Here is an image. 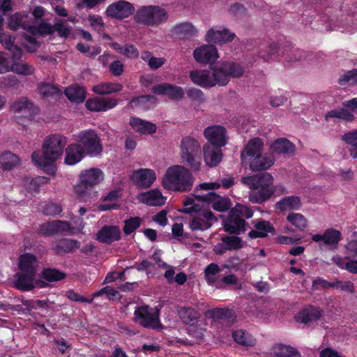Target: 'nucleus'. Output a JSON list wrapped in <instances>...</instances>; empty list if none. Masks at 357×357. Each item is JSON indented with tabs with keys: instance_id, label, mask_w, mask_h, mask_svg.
<instances>
[{
	"instance_id": "6ab92c4d",
	"label": "nucleus",
	"mask_w": 357,
	"mask_h": 357,
	"mask_svg": "<svg viewBox=\"0 0 357 357\" xmlns=\"http://www.w3.org/2000/svg\"><path fill=\"white\" fill-rule=\"evenodd\" d=\"M130 179L137 186L147 188L156 180V174L151 169H139L132 172Z\"/></svg>"
},
{
	"instance_id": "9b49d317",
	"label": "nucleus",
	"mask_w": 357,
	"mask_h": 357,
	"mask_svg": "<svg viewBox=\"0 0 357 357\" xmlns=\"http://www.w3.org/2000/svg\"><path fill=\"white\" fill-rule=\"evenodd\" d=\"M77 141L82 145L84 152L91 156H96L102 151L100 139L94 130L81 131L77 135Z\"/></svg>"
},
{
	"instance_id": "13d9d810",
	"label": "nucleus",
	"mask_w": 357,
	"mask_h": 357,
	"mask_svg": "<svg viewBox=\"0 0 357 357\" xmlns=\"http://www.w3.org/2000/svg\"><path fill=\"white\" fill-rule=\"evenodd\" d=\"M141 58L145 62H146L153 70L158 69L162 66L165 62V59L163 57H155L152 53L149 52H143L141 55Z\"/></svg>"
},
{
	"instance_id": "4d7b16f0",
	"label": "nucleus",
	"mask_w": 357,
	"mask_h": 357,
	"mask_svg": "<svg viewBox=\"0 0 357 357\" xmlns=\"http://www.w3.org/2000/svg\"><path fill=\"white\" fill-rule=\"evenodd\" d=\"M1 26L2 25L0 26V29ZM0 42L6 49L12 52L14 57L17 56V54L19 56L22 54L21 49L13 44V38L8 33H0Z\"/></svg>"
},
{
	"instance_id": "ddd939ff",
	"label": "nucleus",
	"mask_w": 357,
	"mask_h": 357,
	"mask_svg": "<svg viewBox=\"0 0 357 357\" xmlns=\"http://www.w3.org/2000/svg\"><path fill=\"white\" fill-rule=\"evenodd\" d=\"M135 13L134 5L127 1L121 0L109 4L105 10L107 17L112 19L123 20Z\"/></svg>"
},
{
	"instance_id": "f257e3e1",
	"label": "nucleus",
	"mask_w": 357,
	"mask_h": 357,
	"mask_svg": "<svg viewBox=\"0 0 357 357\" xmlns=\"http://www.w3.org/2000/svg\"><path fill=\"white\" fill-rule=\"evenodd\" d=\"M66 143V137L63 135L54 134L47 137L43 144V150L33 153L32 161L45 172L54 174L56 171L54 162L62 155Z\"/></svg>"
},
{
	"instance_id": "423d86ee",
	"label": "nucleus",
	"mask_w": 357,
	"mask_h": 357,
	"mask_svg": "<svg viewBox=\"0 0 357 357\" xmlns=\"http://www.w3.org/2000/svg\"><path fill=\"white\" fill-rule=\"evenodd\" d=\"M169 17L168 10L162 6L155 4L139 6L133 16L137 24L152 28H157L165 24Z\"/></svg>"
},
{
	"instance_id": "4468645a",
	"label": "nucleus",
	"mask_w": 357,
	"mask_h": 357,
	"mask_svg": "<svg viewBox=\"0 0 357 357\" xmlns=\"http://www.w3.org/2000/svg\"><path fill=\"white\" fill-rule=\"evenodd\" d=\"M37 273H17L15 275L14 284L22 291H29L33 288H43L46 282L36 278Z\"/></svg>"
},
{
	"instance_id": "e2e57ef3",
	"label": "nucleus",
	"mask_w": 357,
	"mask_h": 357,
	"mask_svg": "<svg viewBox=\"0 0 357 357\" xmlns=\"http://www.w3.org/2000/svg\"><path fill=\"white\" fill-rule=\"evenodd\" d=\"M232 215H236L241 218H250L253 215V212L250 208L242 204H236L231 211Z\"/></svg>"
},
{
	"instance_id": "09e8293b",
	"label": "nucleus",
	"mask_w": 357,
	"mask_h": 357,
	"mask_svg": "<svg viewBox=\"0 0 357 357\" xmlns=\"http://www.w3.org/2000/svg\"><path fill=\"white\" fill-rule=\"evenodd\" d=\"M65 94L70 102L75 103L82 102L86 98L85 89L77 84L67 88L65 90Z\"/></svg>"
},
{
	"instance_id": "6e6552de",
	"label": "nucleus",
	"mask_w": 357,
	"mask_h": 357,
	"mask_svg": "<svg viewBox=\"0 0 357 357\" xmlns=\"http://www.w3.org/2000/svg\"><path fill=\"white\" fill-rule=\"evenodd\" d=\"M180 149L182 162L187 164L192 170L199 171L202 166L199 142L195 138L185 137L181 142Z\"/></svg>"
},
{
	"instance_id": "864d4df0",
	"label": "nucleus",
	"mask_w": 357,
	"mask_h": 357,
	"mask_svg": "<svg viewBox=\"0 0 357 357\" xmlns=\"http://www.w3.org/2000/svg\"><path fill=\"white\" fill-rule=\"evenodd\" d=\"M118 53L126 56L128 58L135 59L139 56V52L132 45H121L120 44L112 43L109 44Z\"/></svg>"
},
{
	"instance_id": "4be33fe9",
	"label": "nucleus",
	"mask_w": 357,
	"mask_h": 357,
	"mask_svg": "<svg viewBox=\"0 0 357 357\" xmlns=\"http://www.w3.org/2000/svg\"><path fill=\"white\" fill-rule=\"evenodd\" d=\"M245 246V243L238 236H227L221 238L220 242L217 243L213 251L218 255H222L227 250H238Z\"/></svg>"
},
{
	"instance_id": "5701e85b",
	"label": "nucleus",
	"mask_w": 357,
	"mask_h": 357,
	"mask_svg": "<svg viewBox=\"0 0 357 357\" xmlns=\"http://www.w3.org/2000/svg\"><path fill=\"white\" fill-rule=\"evenodd\" d=\"M264 142L258 138H253L248 142L244 150L241 152V160L243 164H246L252 158L263 153Z\"/></svg>"
},
{
	"instance_id": "72a5a7b5",
	"label": "nucleus",
	"mask_w": 357,
	"mask_h": 357,
	"mask_svg": "<svg viewBox=\"0 0 357 357\" xmlns=\"http://www.w3.org/2000/svg\"><path fill=\"white\" fill-rule=\"evenodd\" d=\"M171 32L172 35L178 38L192 37L197 34L198 29L191 22H185L174 26Z\"/></svg>"
},
{
	"instance_id": "c85d7f7f",
	"label": "nucleus",
	"mask_w": 357,
	"mask_h": 357,
	"mask_svg": "<svg viewBox=\"0 0 357 357\" xmlns=\"http://www.w3.org/2000/svg\"><path fill=\"white\" fill-rule=\"evenodd\" d=\"M137 199L139 202L149 206H162L165 204L167 199L161 191L158 189L140 193L138 195Z\"/></svg>"
},
{
	"instance_id": "412c9836",
	"label": "nucleus",
	"mask_w": 357,
	"mask_h": 357,
	"mask_svg": "<svg viewBox=\"0 0 357 357\" xmlns=\"http://www.w3.org/2000/svg\"><path fill=\"white\" fill-rule=\"evenodd\" d=\"M118 104V100L114 98L94 97L85 102L86 107L92 112H106L113 109Z\"/></svg>"
},
{
	"instance_id": "ea45409f",
	"label": "nucleus",
	"mask_w": 357,
	"mask_h": 357,
	"mask_svg": "<svg viewBox=\"0 0 357 357\" xmlns=\"http://www.w3.org/2000/svg\"><path fill=\"white\" fill-rule=\"evenodd\" d=\"M49 179L46 177H36L35 178H32L30 177H24L21 180V185L24 188V189L29 192H38L40 187L42 185H44L48 183Z\"/></svg>"
},
{
	"instance_id": "bf43d9fd",
	"label": "nucleus",
	"mask_w": 357,
	"mask_h": 357,
	"mask_svg": "<svg viewBox=\"0 0 357 357\" xmlns=\"http://www.w3.org/2000/svg\"><path fill=\"white\" fill-rule=\"evenodd\" d=\"M155 98L152 96H142L133 99L131 101V106L132 107H142L146 109L155 104Z\"/></svg>"
},
{
	"instance_id": "20e7f679",
	"label": "nucleus",
	"mask_w": 357,
	"mask_h": 357,
	"mask_svg": "<svg viewBox=\"0 0 357 357\" xmlns=\"http://www.w3.org/2000/svg\"><path fill=\"white\" fill-rule=\"evenodd\" d=\"M241 181L252 190L249 195V200L254 204L264 202L274 195L278 188L273 185L274 178L268 172L243 177Z\"/></svg>"
},
{
	"instance_id": "c03bdc74",
	"label": "nucleus",
	"mask_w": 357,
	"mask_h": 357,
	"mask_svg": "<svg viewBox=\"0 0 357 357\" xmlns=\"http://www.w3.org/2000/svg\"><path fill=\"white\" fill-rule=\"evenodd\" d=\"M255 229L248 233V236L251 238H264L268 233L273 232L274 228L273 225L268 221L260 220L255 224Z\"/></svg>"
},
{
	"instance_id": "0eeeda50",
	"label": "nucleus",
	"mask_w": 357,
	"mask_h": 357,
	"mask_svg": "<svg viewBox=\"0 0 357 357\" xmlns=\"http://www.w3.org/2000/svg\"><path fill=\"white\" fill-rule=\"evenodd\" d=\"M46 13V10L40 6L33 8L31 11V16L15 13L9 17L8 26L12 30L22 29L33 36H40V33L32 31V27H38L41 24L47 23L41 20Z\"/></svg>"
},
{
	"instance_id": "79ce46f5",
	"label": "nucleus",
	"mask_w": 357,
	"mask_h": 357,
	"mask_svg": "<svg viewBox=\"0 0 357 357\" xmlns=\"http://www.w3.org/2000/svg\"><path fill=\"white\" fill-rule=\"evenodd\" d=\"M301 206V202L297 196H288L275 204V208L280 211L298 210Z\"/></svg>"
},
{
	"instance_id": "aec40b11",
	"label": "nucleus",
	"mask_w": 357,
	"mask_h": 357,
	"mask_svg": "<svg viewBox=\"0 0 357 357\" xmlns=\"http://www.w3.org/2000/svg\"><path fill=\"white\" fill-rule=\"evenodd\" d=\"M204 135L212 146L222 147L226 144V131L221 126H208L204 131Z\"/></svg>"
},
{
	"instance_id": "774afa93",
	"label": "nucleus",
	"mask_w": 357,
	"mask_h": 357,
	"mask_svg": "<svg viewBox=\"0 0 357 357\" xmlns=\"http://www.w3.org/2000/svg\"><path fill=\"white\" fill-rule=\"evenodd\" d=\"M279 45L276 43H273L267 46L264 51H261L260 56L266 60H269L279 54Z\"/></svg>"
},
{
	"instance_id": "5fc2aeb1",
	"label": "nucleus",
	"mask_w": 357,
	"mask_h": 357,
	"mask_svg": "<svg viewBox=\"0 0 357 357\" xmlns=\"http://www.w3.org/2000/svg\"><path fill=\"white\" fill-rule=\"evenodd\" d=\"M232 336L236 342L243 346L252 347L256 343V340L250 334L243 330L234 331Z\"/></svg>"
},
{
	"instance_id": "e433bc0d",
	"label": "nucleus",
	"mask_w": 357,
	"mask_h": 357,
	"mask_svg": "<svg viewBox=\"0 0 357 357\" xmlns=\"http://www.w3.org/2000/svg\"><path fill=\"white\" fill-rule=\"evenodd\" d=\"M11 110L14 112L23 113L26 116H31L38 112V108L26 98L15 102L11 106Z\"/></svg>"
},
{
	"instance_id": "052dcab7",
	"label": "nucleus",
	"mask_w": 357,
	"mask_h": 357,
	"mask_svg": "<svg viewBox=\"0 0 357 357\" xmlns=\"http://www.w3.org/2000/svg\"><path fill=\"white\" fill-rule=\"evenodd\" d=\"M40 94L45 98L58 97L61 95V90L49 83L42 84L39 87Z\"/></svg>"
},
{
	"instance_id": "a19ab883",
	"label": "nucleus",
	"mask_w": 357,
	"mask_h": 357,
	"mask_svg": "<svg viewBox=\"0 0 357 357\" xmlns=\"http://www.w3.org/2000/svg\"><path fill=\"white\" fill-rule=\"evenodd\" d=\"M20 163L19 157L10 151H3L0 154V169L11 170Z\"/></svg>"
},
{
	"instance_id": "58836bf2",
	"label": "nucleus",
	"mask_w": 357,
	"mask_h": 357,
	"mask_svg": "<svg viewBox=\"0 0 357 357\" xmlns=\"http://www.w3.org/2000/svg\"><path fill=\"white\" fill-rule=\"evenodd\" d=\"M245 221L236 215H232L230 211L229 218L224 221L225 230L229 233H236L244 231Z\"/></svg>"
},
{
	"instance_id": "603ef678",
	"label": "nucleus",
	"mask_w": 357,
	"mask_h": 357,
	"mask_svg": "<svg viewBox=\"0 0 357 357\" xmlns=\"http://www.w3.org/2000/svg\"><path fill=\"white\" fill-rule=\"evenodd\" d=\"M272 354L275 357H301L297 349L283 344L275 345L272 349Z\"/></svg>"
},
{
	"instance_id": "8fccbe9b",
	"label": "nucleus",
	"mask_w": 357,
	"mask_h": 357,
	"mask_svg": "<svg viewBox=\"0 0 357 357\" xmlns=\"http://www.w3.org/2000/svg\"><path fill=\"white\" fill-rule=\"evenodd\" d=\"M123 86L119 83L102 82L94 85L92 91L100 95L110 94L121 91Z\"/></svg>"
},
{
	"instance_id": "3c124183",
	"label": "nucleus",
	"mask_w": 357,
	"mask_h": 357,
	"mask_svg": "<svg viewBox=\"0 0 357 357\" xmlns=\"http://www.w3.org/2000/svg\"><path fill=\"white\" fill-rule=\"evenodd\" d=\"M331 118H337L347 122H352L355 120L354 114L349 109L342 106V108L335 109L328 112L326 116V120Z\"/></svg>"
},
{
	"instance_id": "9d476101",
	"label": "nucleus",
	"mask_w": 357,
	"mask_h": 357,
	"mask_svg": "<svg viewBox=\"0 0 357 357\" xmlns=\"http://www.w3.org/2000/svg\"><path fill=\"white\" fill-rule=\"evenodd\" d=\"M133 320L146 328H158L160 326L158 312L148 305L135 307Z\"/></svg>"
},
{
	"instance_id": "7c9ffc66",
	"label": "nucleus",
	"mask_w": 357,
	"mask_h": 357,
	"mask_svg": "<svg viewBox=\"0 0 357 357\" xmlns=\"http://www.w3.org/2000/svg\"><path fill=\"white\" fill-rule=\"evenodd\" d=\"M272 153L291 155L295 152V146L285 138L275 140L270 146Z\"/></svg>"
},
{
	"instance_id": "69168bd1",
	"label": "nucleus",
	"mask_w": 357,
	"mask_h": 357,
	"mask_svg": "<svg viewBox=\"0 0 357 357\" xmlns=\"http://www.w3.org/2000/svg\"><path fill=\"white\" fill-rule=\"evenodd\" d=\"M219 272L220 268L218 266L215 264H211L205 268V278L209 284L212 285L215 284L218 278L217 275Z\"/></svg>"
},
{
	"instance_id": "a18cd8bd",
	"label": "nucleus",
	"mask_w": 357,
	"mask_h": 357,
	"mask_svg": "<svg viewBox=\"0 0 357 357\" xmlns=\"http://www.w3.org/2000/svg\"><path fill=\"white\" fill-rule=\"evenodd\" d=\"M21 56L22 54L20 56L17 54V56L16 57H14L13 56V61L10 67V71L15 73L18 75H22L26 76L33 74L34 72V68L27 63L19 61L18 59H20Z\"/></svg>"
},
{
	"instance_id": "2f4dec72",
	"label": "nucleus",
	"mask_w": 357,
	"mask_h": 357,
	"mask_svg": "<svg viewBox=\"0 0 357 357\" xmlns=\"http://www.w3.org/2000/svg\"><path fill=\"white\" fill-rule=\"evenodd\" d=\"M323 315V312L315 307L310 306L301 310L295 316L296 321L307 324L317 320Z\"/></svg>"
},
{
	"instance_id": "338daca9",
	"label": "nucleus",
	"mask_w": 357,
	"mask_h": 357,
	"mask_svg": "<svg viewBox=\"0 0 357 357\" xmlns=\"http://www.w3.org/2000/svg\"><path fill=\"white\" fill-rule=\"evenodd\" d=\"M43 277L49 282H56L64 278L65 275L57 270L47 268L43 271Z\"/></svg>"
},
{
	"instance_id": "2eb2a0df",
	"label": "nucleus",
	"mask_w": 357,
	"mask_h": 357,
	"mask_svg": "<svg viewBox=\"0 0 357 357\" xmlns=\"http://www.w3.org/2000/svg\"><path fill=\"white\" fill-rule=\"evenodd\" d=\"M32 31L40 33V36H47L54 33L56 31L61 38H68L71 33V26L66 21H59L54 25L50 23H43L38 27H32Z\"/></svg>"
},
{
	"instance_id": "b1692460",
	"label": "nucleus",
	"mask_w": 357,
	"mask_h": 357,
	"mask_svg": "<svg viewBox=\"0 0 357 357\" xmlns=\"http://www.w3.org/2000/svg\"><path fill=\"white\" fill-rule=\"evenodd\" d=\"M341 238L340 231L335 229H328L322 234H317L312 236L313 241L321 243L320 245H324L330 248H335Z\"/></svg>"
},
{
	"instance_id": "f8f14e48",
	"label": "nucleus",
	"mask_w": 357,
	"mask_h": 357,
	"mask_svg": "<svg viewBox=\"0 0 357 357\" xmlns=\"http://www.w3.org/2000/svg\"><path fill=\"white\" fill-rule=\"evenodd\" d=\"M219 77L225 79V82L221 86L228 84L230 78H239L245 71V67L243 63L232 61H220L216 63Z\"/></svg>"
},
{
	"instance_id": "c756f323",
	"label": "nucleus",
	"mask_w": 357,
	"mask_h": 357,
	"mask_svg": "<svg viewBox=\"0 0 357 357\" xmlns=\"http://www.w3.org/2000/svg\"><path fill=\"white\" fill-rule=\"evenodd\" d=\"M84 155V150L80 145L70 144L66 149L64 163L67 165H75L82 160Z\"/></svg>"
},
{
	"instance_id": "f3484780",
	"label": "nucleus",
	"mask_w": 357,
	"mask_h": 357,
	"mask_svg": "<svg viewBox=\"0 0 357 357\" xmlns=\"http://www.w3.org/2000/svg\"><path fill=\"white\" fill-rule=\"evenodd\" d=\"M197 202L204 204L208 208L211 205L214 210L222 212L229 208L230 201L227 197H222L214 192H208L204 195L195 196Z\"/></svg>"
},
{
	"instance_id": "de8ad7c7",
	"label": "nucleus",
	"mask_w": 357,
	"mask_h": 357,
	"mask_svg": "<svg viewBox=\"0 0 357 357\" xmlns=\"http://www.w3.org/2000/svg\"><path fill=\"white\" fill-rule=\"evenodd\" d=\"M178 314L181 320L185 324L193 326L199 317V313L191 307H183L178 310Z\"/></svg>"
},
{
	"instance_id": "dca6fc26",
	"label": "nucleus",
	"mask_w": 357,
	"mask_h": 357,
	"mask_svg": "<svg viewBox=\"0 0 357 357\" xmlns=\"http://www.w3.org/2000/svg\"><path fill=\"white\" fill-rule=\"evenodd\" d=\"M195 60L203 64H212L219 58V54L213 45H202L193 51Z\"/></svg>"
},
{
	"instance_id": "0e129e2a",
	"label": "nucleus",
	"mask_w": 357,
	"mask_h": 357,
	"mask_svg": "<svg viewBox=\"0 0 357 357\" xmlns=\"http://www.w3.org/2000/svg\"><path fill=\"white\" fill-rule=\"evenodd\" d=\"M142 224V219L138 217L130 218L124 221L123 231L126 235H129L137 229H138Z\"/></svg>"
},
{
	"instance_id": "bb28decb",
	"label": "nucleus",
	"mask_w": 357,
	"mask_h": 357,
	"mask_svg": "<svg viewBox=\"0 0 357 357\" xmlns=\"http://www.w3.org/2000/svg\"><path fill=\"white\" fill-rule=\"evenodd\" d=\"M274 157L268 153H261L256 158H252L245 165H248L252 171L266 170L274 164Z\"/></svg>"
},
{
	"instance_id": "39448f33",
	"label": "nucleus",
	"mask_w": 357,
	"mask_h": 357,
	"mask_svg": "<svg viewBox=\"0 0 357 357\" xmlns=\"http://www.w3.org/2000/svg\"><path fill=\"white\" fill-rule=\"evenodd\" d=\"M79 184L74 187L75 194L82 202H91L90 196L92 195L94 197L98 196L97 191H91L89 188L98 185L105 179L103 171L98 167H91L83 169L78 176Z\"/></svg>"
},
{
	"instance_id": "cd10ccee",
	"label": "nucleus",
	"mask_w": 357,
	"mask_h": 357,
	"mask_svg": "<svg viewBox=\"0 0 357 357\" xmlns=\"http://www.w3.org/2000/svg\"><path fill=\"white\" fill-rule=\"evenodd\" d=\"M203 154L205 164L208 167H215L222 160V155L218 146L206 144L203 147Z\"/></svg>"
},
{
	"instance_id": "a878e982",
	"label": "nucleus",
	"mask_w": 357,
	"mask_h": 357,
	"mask_svg": "<svg viewBox=\"0 0 357 357\" xmlns=\"http://www.w3.org/2000/svg\"><path fill=\"white\" fill-rule=\"evenodd\" d=\"M121 231L118 226L105 225L96 234V239L105 243H112L121 238Z\"/></svg>"
},
{
	"instance_id": "680f3d73",
	"label": "nucleus",
	"mask_w": 357,
	"mask_h": 357,
	"mask_svg": "<svg viewBox=\"0 0 357 357\" xmlns=\"http://www.w3.org/2000/svg\"><path fill=\"white\" fill-rule=\"evenodd\" d=\"M338 82L341 85L348 84L357 86V68L344 72L340 76Z\"/></svg>"
},
{
	"instance_id": "f704fd0d",
	"label": "nucleus",
	"mask_w": 357,
	"mask_h": 357,
	"mask_svg": "<svg viewBox=\"0 0 357 357\" xmlns=\"http://www.w3.org/2000/svg\"><path fill=\"white\" fill-rule=\"evenodd\" d=\"M56 222V234L58 233H64L66 234H76L82 231L84 224L82 220H74L73 222L75 224H77V227L71 226L68 222L61 221V220H55Z\"/></svg>"
},
{
	"instance_id": "49530a36",
	"label": "nucleus",
	"mask_w": 357,
	"mask_h": 357,
	"mask_svg": "<svg viewBox=\"0 0 357 357\" xmlns=\"http://www.w3.org/2000/svg\"><path fill=\"white\" fill-rule=\"evenodd\" d=\"M287 221L298 231H304L308 227L307 218L299 213H290L287 216Z\"/></svg>"
},
{
	"instance_id": "4c0bfd02",
	"label": "nucleus",
	"mask_w": 357,
	"mask_h": 357,
	"mask_svg": "<svg viewBox=\"0 0 357 357\" xmlns=\"http://www.w3.org/2000/svg\"><path fill=\"white\" fill-rule=\"evenodd\" d=\"M130 125L135 130L144 135L153 134L156 131L155 124L137 117L130 119Z\"/></svg>"
},
{
	"instance_id": "37998d69",
	"label": "nucleus",
	"mask_w": 357,
	"mask_h": 357,
	"mask_svg": "<svg viewBox=\"0 0 357 357\" xmlns=\"http://www.w3.org/2000/svg\"><path fill=\"white\" fill-rule=\"evenodd\" d=\"M80 243L75 240L61 239L56 241L52 243V249L57 253H66L77 249Z\"/></svg>"
},
{
	"instance_id": "393cba45",
	"label": "nucleus",
	"mask_w": 357,
	"mask_h": 357,
	"mask_svg": "<svg viewBox=\"0 0 357 357\" xmlns=\"http://www.w3.org/2000/svg\"><path fill=\"white\" fill-rule=\"evenodd\" d=\"M152 91L155 94L166 96L172 100H180L184 96L183 89L181 86L170 84H157Z\"/></svg>"
},
{
	"instance_id": "f03ea898",
	"label": "nucleus",
	"mask_w": 357,
	"mask_h": 357,
	"mask_svg": "<svg viewBox=\"0 0 357 357\" xmlns=\"http://www.w3.org/2000/svg\"><path fill=\"white\" fill-rule=\"evenodd\" d=\"M178 211L185 214L195 213L189 222V227L192 231L207 230L217 221L212 211L204 204L197 202L195 195L186 197L183 208Z\"/></svg>"
},
{
	"instance_id": "c9c22d12",
	"label": "nucleus",
	"mask_w": 357,
	"mask_h": 357,
	"mask_svg": "<svg viewBox=\"0 0 357 357\" xmlns=\"http://www.w3.org/2000/svg\"><path fill=\"white\" fill-rule=\"evenodd\" d=\"M120 197L121 191L119 190H112L102 198V201L105 203L99 204L97 207L98 209L101 211L117 209L119 205L116 203V201Z\"/></svg>"
},
{
	"instance_id": "7ed1b4c3",
	"label": "nucleus",
	"mask_w": 357,
	"mask_h": 357,
	"mask_svg": "<svg viewBox=\"0 0 357 357\" xmlns=\"http://www.w3.org/2000/svg\"><path fill=\"white\" fill-rule=\"evenodd\" d=\"M195 181L188 168L181 165H173L166 169L161 183L169 191L188 192L192 189Z\"/></svg>"
},
{
	"instance_id": "473e14b6",
	"label": "nucleus",
	"mask_w": 357,
	"mask_h": 357,
	"mask_svg": "<svg viewBox=\"0 0 357 357\" xmlns=\"http://www.w3.org/2000/svg\"><path fill=\"white\" fill-rule=\"evenodd\" d=\"M18 266L23 273H37L38 261L35 255L26 253L19 257Z\"/></svg>"
},
{
	"instance_id": "1a4fd4ad",
	"label": "nucleus",
	"mask_w": 357,
	"mask_h": 357,
	"mask_svg": "<svg viewBox=\"0 0 357 357\" xmlns=\"http://www.w3.org/2000/svg\"><path fill=\"white\" fill-rule=\"evenodd\" d=\"M189 77L192 82L204 89H210L216 85L221 86L225 79L219 77L216 64L210 66L209 70L195 69L191 70Z\"/></svg>"
},
{
	"instance_id": "6e6d98bb",
	"label": "nucleus",
	"mask_w": 357,
	"mask_h": 357,
	"mask_svg": "<svg viewBox=\"0 0 357 357\" xmlns=\"http://www.w3.org/2000/svg\"><path fill=\"white\" fill-rule=\"evenodd\" d=\"M342 139L349 146L350 155L357 159V129L342 136Z\"/></svg>"
},
{
	"instance_id": "a211bd4d",
	"label": "nucleus",
	"mask_w": 357,
	"mask_h": 357,
	"mask_svg": "<svg viewBox=\"0 0 357 357\" xmlns=\"http://www.w3.org/2000/svg\"><path fill=\"white\" fill-rule=\"evenodd\" d=\"M234 38V33L222 26H213L205 35V40L213 43H229Z\"/></svg>"
}]
</instances>
